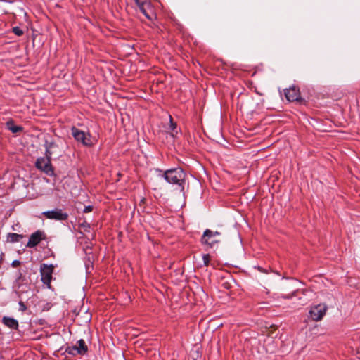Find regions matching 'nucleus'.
<instances>
[{"label": "nucleus", "instance_id": "obj_8", "mask_svg": "<svg viewBox=\"0 0 360 360\" xmlns=\"http://www.w3.org/2000/svg\"><path fill=\"white\" fill-rule=\"evenodd\" d=\"M46 239V235L44 231L41 230H37L34 233H32L28 242L26 245V247L32 248L36 247L39 243L44 240Z\"/></svg>", "mask_w": 360, "mask_h": 360}, {"label": "nucleus", "instance_id": "obj_1", "mask_svg": "<svg viewBox=\"0 0 360 360\" xmlns=\"http://www.w3.org/2000/svg\"><path fill=\"white\" fill-rule=\"evenodd\" d=\"M162 177L169 184L177 185L180 191L184 192L186 174L181 167H176L165 170L162 174Z\"/></svg>", "mask_w": 360, "mask_h": 360}, {"label": "nucleus", "instance_id": "obj_25", "mask_svg": "<svg viewBox=\"0 0 360 360\" xmlns=\"http://www.w3.org/2000/svg\"><path fill=\"white\" fill-rule=\"evenodd\" d=\"M144 201H145V198H143V199L141 200V202H143Z\"/></svg>", "mask_w": 360, "mask_h": 360}, {"label": "nucleus", "instance_id": "obj_18", "mask_svg": "<svg viewBox=\"0 0 360 360\" xmlns=\"http://www.w3.org/2000/svg\"><path fill=\"white\" fill-rule=\"evenodd\" d=\"M202 260L204 266H208L210 262V255L209 254H204L202 255Z\"/></svg>", "mask_w": 360, "mask_h": 360}, {"label": "nucleus", "instance_id": "obj_11", "mask_svg": "<svg viewBox=\"0 0 360 360\" xmlns=\"http://www.w3.org/2000/svg\"><path fill=\"white\" fill-rule=\"evenodd\" d=\"M77 346H73L72 349L76 350L79 354L84 355L88 352V347L83 339L77 342Z\"/></svg>", "mask_w": 360, "mask_h": 360}, {"label": "nucleus", "instance_id": "obj_21", "mask_svg": "<svg viewBox=\"0 0 360 360\" xmlns=\"http://www.w3.org/2000/svg\"><path fill=\"white\" fill-rule=\"evenodd\" d=\"M81 227H83L85 231H89V229H90V225L89 224L85 222V223H82L79 225Z\"/></svg>", "mask_w": 360, "mask_h": 360}, {"label": "nucleus", "instance_id": "obj_17", "mask_svg": "<svg viewBox=\"0 0 360 360\" xmlns=\"http://www.w3.org/2000/svg\"><path fill=\"white\" fill-rule=\"evenodd\" d=\"M12 32L17 36L20 37L23 35L24 31L20 27H13L12 28Z\"/></svg>", "mask_w": 360, "mask_h": 360}, {"label": "nucleus", "instance_id": "obj_3", "mask_svg": "<svg viewBox=\"0 0 360 360\" xmlns=\"http://www.w3.org/2000/svg\"><path fill=\"white\" fill-rule=\"evenodd\" d=\"M71 133L75 141L82 143L83 146H91L93 145L90 133H86L75 126L71 128Z\"/></svg>", "mask_w": 360, "mask_h": 360}, {"label": "nucleus", "instance_id": "obj_2", "mask_svg": "<svg viewBox=\"0 0 360 360\" xmlns=\"http://www.w3.org/2000/svg\"><path fill=\"white\" fill-rule=\"evenodd\" d=\"M140 11L146 16L147 19L153 21L157 18L154 6L151 2L148 0H134Z\"/></svg>", "mask_w": 360, "mask_h": 360}, {"label": "nucleus", "instance_id": "obj_22", "mask_svg": "<svg viewBox=\"0 0 360 360\" xmlns=\"http://www.w3.org/2000/svg\"><path fill=\"white\" fill-rule=\"evenodd\" d=\"M20 265V262L19 260H14L11 263V266L13 267H17Z\"/></svg>", "mask_w": 360, "mask_h": 360}, {"label": "nucleus", "instance_id": "obj_10", "mask_svg": "<svg viewBox=\"0 0 360 360\" xmlns=\"http://www.w3.org/2000/svg\"><path fill=\"white\" fill-rule=\"evenodd\" d=\"M2 323L7 328L12 330H18L19 323L18 320L12 317L4 316L1 320Z\"/></svg>", "mask_w": 360, "mask_h": 360}, {"label": "nucleus", "instance_id": "obj_19", "mask_svg": "<svg viewBox=\"0 0 360 360\" xmlns=\"http://www.w3.org/2000/svg\"><path fill=\"white\" fill-rule=\"evenodd\" d=\"M169 120H170V125L169 127L172 130H174L176 128V123L174 122L172 120V117L171 115H169Z\"/></svg>", "mask_w": 360, "mask_h": 360}, {"label": "nucleus", "instance_id": "obj_15", "mask_svg": "<svg viewBox=\"0 0 360 360\" xmlns=\"http://www.w3.org/2000/svg\"><path fill=\"white\" fill-rule=\"evenodd\" d=\"M221 235V233L219 232V231H212V230L210 229H206L204 233H203V240H205L207 239L206 237L208 236V237H214V238H216L217 236H219ZM208 240L210 239V238H207ZM205 243H208L207 240H205Z\"/></svg>", "mask_w": 360, "mask_h": 360}, {"label": "nucleus", "instance_id": "obj_23", "mask_svg": "<svg viewBox=\"0 0 360 360\" xmlns=\"http://www.w3.org/2000/svg\"><path fill=\"white\" fill-rule=\"evenodd\" d=\"M19 304L20 306L21 311H25L27 309L26 306L24 304V303L22 302H20Z\"/></svg>", "mask_w": 360, "mask_h": 360}, {"label": "nucleus", "instance_id": "obj_6", "mask_svg": "<svg viewBox=\"0 0 360 360\" xmlns=\"http://www.w3.org/2000/svg\"><path fill=\"white\" fill-rule=\"evenodd\" d=\"M327 309L328 307L325 304H319L314 305L311 307L309 311L310 317L313 321H321L326 315Z\"/></svg>", "mask_w": 360, "mask_h": 360}, {"label": "nucleus", "instance_id": "obj_20", "mask_svg": "<svg viewBox=\"0 0 360 360\" xmlns=\"http://www.w3.org/2000/svg\"><path fill=\"white\" fill-rule=\"evenodd\" d=\"M93 210V206L92 205H88L86 206L83 210L84 213H88Z\"/></svg>", "mask_w": 360, "mask_h": 360}, {"label": "nucleus", "instance_id": "obj_12", "mask_svg": "<svg viewBox=\"0 0 360 360\" xmlns=\"http://www.w3.org/2000/svg\"><path fill=\"white\" fill-rule=\"evenodd\" d=\"M210 238V239L209 240L205 239V240H207V242H209V243H205V240H203V235L202 236V237L200 238V243H202V245H207V247L212 248L220 242V240L219 239H217L216 238H214L213 236L212 237H208V236L206 237V238Z\"/></svg>", "mask_w": 360, "mask_h": 360}, {"label": "nucleus", "instance_id": "obj_24", "mask_svg": "<svg viewBox=\"0 0 360 360\" xmlns=\"http://www.w3.org/2000/svg\"><path fill=\"white\" fill-rule=\"evenodd\" d=\"M255 92H256L257 94L262 95V94H260L259 92H258V91H256Z\"/></svg>", "mask_w": 360, "mask_h": 360}, {"label": "nucleus", "instance_id": "obj_4", "mask_svg": "<svg viewBox=\"0 0 360 360\" xmlns=\"http://www.w3.org/2000/svg\"><path fill=\"white\" fill-rule=\"evenodd\" d=\"M54 266L53 264H41L40 265V275L41 282L50 289L51 288V282L53 278Z\"/></svg>", "mask_w": 360, "mask_h": 360}, {"label": "nucleus", "instance_id": "obj_14", "mask_svg": "<svg viewBox=\"0 0 360 360\" xmlns=\"http://www.w3.org/2000/svg\"><path fill=\"white\" fill-rule=\"evenodd\" d=\"M24 238V236L22 234H18L15 233H9L7 235V239L9 242L14 243L19 242L21 239Z\"/></svg>", "mask_w": 360, "mask_h": 360}, {"label": "nucleus", "instance_id": "obj_5", "mask_svg": "<svg viewBox=\"0 0 360 360\" xmlns=\"http://www.w3.org/2000/svg\"><path fill=\"white\" fill-rule=\"evenodd\" d=\"M35 166L38 169L41 170L50 176L54 175L53 167L49 159L42 157L39 158L36 160Z\"/></svg>", "mask_w": 360, "mask_h": 360}, {"label": "nucleus", "instance_id": "obj_9", "mask_svg": "<svg viewBox=\"0 0 360 360\" xmlns=\"http://www.w3.org/2000/svg\"><path fill=\"white\" fill-rule=\"evenodd\" d=\"M284 94L286 99L290 102L300 101L302 100L300 89L295 86L286 89Z\"/></svg>", "mask_w": 360, "mask_h": 360}, {"label": "nucleus", "instance_id": "obj_13", "mask_svg": "<svg viewBox=\"0 0 360 360\" xmlns=\"http://www.w3.org/2000/svg\"><path fill=\"white\" fill-rule=\"evenodd\" d=\"M6 127L7 129L12 131L13 133H18L19 131H22L23 129L22 127L15 125L14 122L12 120H10L6 122Z\"/></svg>", "mask_w": 360, "mask_h": 360}, {"label": "nucleus", "instance_id": "obj_16", "mask_svg": "<svg viewBox=\"0 0 360 360\" xmlns=\"http://www.w3.org/2000/svg\"><path fill=\"white\" fill-rule=\"evenodd\" d=\"M53 143H49L46 144V151H45V157L44 158L49 159L51 160L52 152L51 151V147L53 146Z\"/></svg>", "mask_w": 360, "mask_h": 360}, {"label": "nucleus", "instance_id": "obj_7", "mask_svg": "<svg viewBox=\"0 0 360 360\" xmlns=\"http://www.w3.org/2000/svg\"><path fill=\"white\" fill-rule=\"evenodd\" d=\"M42 214L49 219H53L56 221H65L69 217L67 212H64L61 209L58 208L53 210L44 212Z\"/></svg>", "mask_w": 360, "mask_h": 360}]
</instances>
